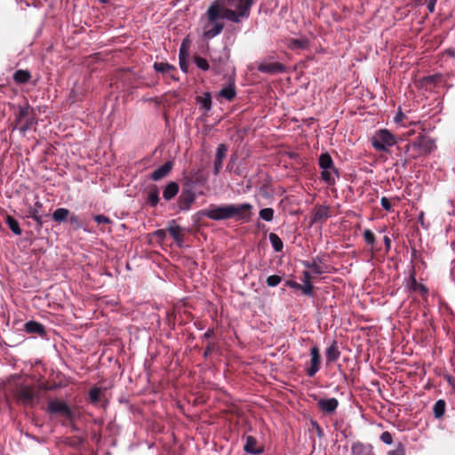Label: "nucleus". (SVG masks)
<instances>
[{"mask_svg": "<svg viewBox=\"0 0 455 455\" xmlns=\"http://www.w3.org/2000/svg\"><path fill=\"white\" fill-rule=\"evenodd\" d=\"M252 3L253 0H216L208 9L207 17L239 23L241 19L249 17Z\"/></svg>", "mask_w": 455, "mask_h": 455, "instance_id": "f257e3e1", "label": "nucleus"}, {"mask_svg": "<svg viewBox=\"0 0 455 455\" xmlns=\"http://www.w3.org/2000/svg\"><path fill=\"white\" fill-rule=\"evenodd\" d=\"M252 206L250 204L211 205L203 212L204 215L214 220L235 218L237 220H248Z\"/></svg>", "mask_w": 455, "mask_h": 455, "instance_id": "f03ea898", "label": "nucleus"}, {"mask_svg": "<svg viewBox=\"0 0 455 455\" xmlns=\"http://www.w3.org/2000/svg\"><path fill=\"white\" fill-rule=\"evenodd\" d=\"M14 121L22 135H25L37 124L36 115L28 104L17 107V111L14 113Z\"/></svg>", "mask_w": 455, "mask_h": 455, "instance_id": "7ed1b4c3", "label": "nucleus"}, {"mask_svg": "<svg viewBox=\"0 0 455 455\" xmlns=\"http://www.w3.org/2000/svg\"><path fill=\"white\" fill-rule=\"evenodd\" d=\"M318 164L321 171V179L327 185L332 186L336 182V179L339 178V173L338 169L335 167L331 156L328 153L321 154L318 160Z\"/></svg>", "mask_w": 455, "mask_h": 455, "instance_id": "20e7f679", "label": "nucleus"}, {"mask_svg": "<svg viewBox=\"0 0 455 455\" xmlns=\"http://www.w3.org/2000/svg\"><path fill=\"white\" fill-rule=\"evenodd\" d=\"M371 142L377 151L388 152L389 148L397 143V139L388 130L380 129L373 134Z\"/></svg>", "mask_w": 455, "mask_h": 455, "instance_id": "39448f33", "label": "nucleus"}, {"mask_svg": "<svg viewBox=\"0 0 455 455\" xmlns=\"http://www.w3.org/2000/svg\"><path fill=\"white\" fill-rule=\"evenodd\" d=\"M434 141L427 136L420 135L415 140L408 143L406 151L411 152L413 158L429 154L434 149Z\"/></svg>", "mask_w": 455, "mask_h": 455, "instance_id": "423d86ee", "label": "nucleus"}, {"mask_svg": "<svg viewBox=\"0 0 455 455\" xmlns=\"http://www.w3.org/2000/svg\"><path fill=\"white\" fill-rule=\"evenodd\" d=\"M16 398L25 406H33L38 403L40 396L32 387L21 386L16 391Z\"/></svg>", "mask_w": 455, "mask_h": 455, "instance_id": "0eeeda50", "label": "nucleus"}, {"mask_svg": "<svg viewBox=\"0 0 455 455\" xmlns=\"http://www.w3.org/2000/svg\"><path fill=\"white\" fill-rule=\"evenodd\" d=\"M48 410L51 413L64 416L69 421L74 420L76 418V412L68 407L67 403L61 400H50L48 402Z\"/></svg>", "mask_w": 455, "mask_h": 455, "instance_id": "6e6552de", "label": "nucleus"}, {"mask_svg": "<svg viewBox=\"0 0 455 455\" xmlns=\"http://www.w3.org/2000/svg\"><path fill=\"white\" fill-rule=\"evenodd\" d=\"M217 20H211L208 17V22L204 26V36L206 38H212L219 35L224 28V24Z\"/></svg>", "mask_w": 455, "mask_h": 455, "instance_id": "1a4fd4ad", "label": "nucleus"}, {"mask_svg": "<svg viewBox=\"0 0 455 455\" xmlns=\"http://www.w3.org/2000/svg\"><path fill=\"white\" fill-rule=\"evenodd\" d=\"M196 195L190 188H183L178 202L180 210L188 211L190 208L191 204L194 203Z\"/></svg>", "mask_w": 455, "mask_h": 455, "instance_id": "9d476101", "label": "nucleus"}, {"mask_svg": "<svg viewBox=\"0 0 455 455\" xmlns=\"http://www.w3.org/2000/svg\"><path fill=\"white\" fill-rule=\"evenodd\" d=\"M189 48H190V39L188 37H186L180 45V66L183 72H188V59L189 56Z\"/></svg>", "mask_w": 455, "mask_h": 455, "instance_id": "9b49d317", "label": "nucleus"}, {"mask_svg": "<svg viewBox=\"0 0 455 455\" xmlns=\"http://www.w3.org/2000/svg\"><path fill=\"white\" fill-rule=\"evenodd\" d=\"M311 366L307 370L308 377H313L320 369L321 356L317 347H313L310 349Z\"/></svg>", "mask_w": 455, "mask_h": 455, "instance_id": "f8f14e48", "label": "nucleus"}, {"mask_svg": "<svg viewBox=\"0 0 455 455\" xmlns=\"http://www.w3.org/2000/svg\"><path fill=\"white\" fill-rule=\"evenodd\" d=\"M330 217V208L326 205H315L311 214V224L322 222Z\"/></svg>", "mask_w": 455, "mask_h": 455, "instance_id": "ddd939ff", "label": "nucleus"}, {"mask_svg": "<svg viewBox=\"0 0 455 455\" xmlns=\"http://www.w3.org/2000/svg\"><path fill=\"white\" fill-rule=\"evenodd\" d=\"M258 70L267 74H278L284 72L285 68L279 62H262L259 64Z\"/></svg>", "mask_w": 455, "mask_h": 455, "instance_id": "4468645a", "label": "nucleus"}, {"mask_svg": "<svg viewBox=\"0 0 455 455\" xmlns=\"http://www.w3.org/2000/svg\"><path fill=\"white\" fill-rule=\"evenodd\" d=\"M339 405V401L332 397L328 399H319L317 401V406L324 413H332L336 411Z\"/></svg>", "mask_w": 455, "mask_h": 455, "instance_id": "2eb2a0df", "label": "nucleus"}, {"mask_svg": "<svg viewBox=\"0 0 455 455\" xmlns=\"http://www.w3.org/2000/svg\"><path fill=\"white\" fill-rule=\"evenodd\" d=\"M228 148L224 144H220L216 150L214 164H213V173L218 175L220 169L222 168V162L226 156Z\"/></svg>", "mask_w": 455, "mask_h": 455, "instance_id": "dca6fc26", "label": "nucleus"}, {"mask_svg": "<svg viewBox=\"0 0 455 455\" xmlns=\"http://www.w3.org/2000/svg\"><path fill=\"white\" fill-rule=\"evenodd\" d=\"M153 67L156 72L162 73L166 77L175 79L174 72L176 68L172 65L165 62H155Z\"/></svg>", "mask_w": 455, "mask_h": 455, "instance_id": "f3484780", "label": "nucleus"}, {"mask_svg": "<svg viewBox=\"0 0 455 455\" xmlns=\"http://www.w3.org/2000/svg\"><path fill=\"white\" fill-rule=\"evenodd\" d=\"M172 164L171 162L164 163L152 172V180L156 181L162 180L169 174V172L172 171Z\"/></svg>", "mask_w": 455, "mask_h": 455, "instance_id": "a211bd4d", "label": "nucleus"}, {"mask_svg": "<svg viewBox=\"0 0 455 455\" xmlns=\"http://www.w3.org/2000/svg\"><path fill=\"white\" fill-rule=\"evenodd\" d=\"M309 41L306 36L290 38L287 40V46L291 50L307 49Z\"/></svg>", "mask_w": 455, "mask_h": 455, "instance_id": "6ab92c4d", "label": "nucleus"}, {"mask_svg": "<svg viewBox=\"0 0 455 455\" xmlns=\"http://www.w3.org/2000/svg\"><path fill=\"white\" fill-rule=\"evenodd\" d=\"M257 444L258 443L256 438L251 435H248L246 437V442L243 446V449L248 453L257 455L262 452V450L260 448H258Z\"/></svg>", "mask_w": 455, "mask_h": 455, "instance_id": "aec40b11", "label": "nucleus"}, {"mask_svg": "<svg viewBox=\"0 0 455 455\" xmlns=\"http://www.w3.org/2000/svg\"><path fill=\"white\" fill-rule=\"evenodd\" d=\"M179 192L178 183L172 181L166 185L163 192V197L166 201L172 199Z\"/></svg>", "mask_w": 455, "mask_h": 455, "instance_id": "412c9836", "label": "nucleus"}, {"mask_svg": "<svg viewBox=\"0 0 455 455\" xmlns=\"http://www.w3.org/2000/svg\"><path fill=\"white\" fill-rule=\"evenodd\" d=\"M25 331L28 333H37L40 336H43L45 333L44 325L35 321L26 323Z\"/></svg>", "mask_w": 455, "mask_h": 455, "instance_id": "4be33fe9", "label": "nucleus"}, {"mask_svg": "<svg viewBox=\"0 0 455 455\" xmlns=\"http://www.w3.org/2000/svg\"><path fill=\"white\" fill-rule=\"evenodd\" d=\"M340 353L339 351L338 346L336 342H333L327 349H326V360L329 363L335 362L339 359Z\"/></svg>", "mask_w": 455, "mask_h": 455, "instance_id": "5701e85b", "label": "nucleus"}, {"mask_svg": "<svg viewBox=\"0 0 455 455\" xmlns=\"http://www.w3.org/2000/svg\"><path fill=\"white\" fill-rule=\"evenodd\" d=\"M69 216V210L67 208H58L52 212V220L58 223L67 220Z\"/></svg>", "mask_w": 455, "mask_h": 455, "instance_id": "b1692460", "label": "nucleus"}, {"mask_svg": "<svg viewBox=\"0 0 455 455\" xmlns=\"http://www.w3.org/2000/svg\"><path fill=\"white\" fill-rule=\"evenodd\" d=\"M30 73L27 70H17L13 75V79L18 84L27 83L30 79Z\"/></svg>", "mask_w": 455, "mask_h": 455, "instance_id": "393cba45", "label": "nucleus"}, {"mask_svg": "<svg viewBox=\"0 0 455 455\" xmlns=\"http://www.w3.org/2000/svg\"><path fill=\"white\" fill-rule=\"evenodd\" d=\"M5 222L12 233L18 235L21 234V228L20 227V224L18 220H15L13 217L7 215Z\"/></svg>", "mask_w": 455, "mask_h": 455, "instance_id": "a878e982", "label": "nucleus"}, {"mask_svg": "<svg viewBox=\"0 0 455 455\" xmlns=\"http://www.w3.org/2000/svg\"><path fill=\"white\" fill-rule=\"evenodd\" d=\"M445 405L444 400L440 399L435 402L433 407V412L436 419H440L444 414Z\"/></svg>", "mask_w": 455, "mask_h": 455, "instance_id": "bb28decb", "label": "nucleus"}, {"mask_svg": "<svg viewBox=\"0 0 455 455\" xmlns=\"http://www.w3.org/2000/svg\"><path fill=\"white\" fill-rule=\"evenodd\" d=\"M269 241L272 244V247L274 248V250L276 252H279L283 250V243L282 240L280 239V237L276 234L270 233L269 234Z\"/></svg>", "mask_w": 455, "mask_h": 455, "instance_id": "cd10ccee", "label": "nucleus"}, {"mask_svg": "<svg viewBox=\"0 0 455 455\" xmlns=\"http://www.w3.org/2000/svg\"><path fill=\"white\" fill-rule=\"evenodd\" d=\"M219 96L225 98L228 100H232L235 96V90L233 85H229L221 89L219 92Z\"/></svg>", "mask_w": 455, "mask_h": 455, "instance_id": "c85d7f7f", "label": "nucleus"}, {"mask_svg": "<svg viewBox=\"0 0 455 455\" xmlns=\"http://www.w3.org/2000/svg\"><path fill=\"white\" fill-rule=\"evenodd\" d=\"M159 200H160V198H159L158 190L156 188H155V189L151 190L148 193V202L151 206L155 207L158 204Z\"/></svg>", "mask_w": 455, "mask_h": 455, "instance_id": "c756f323", "label": "nucleus"}, {"mask_svg": "<svg viewBox=\"0 0 455 455\" xmlns=\"http://www.w3.org/2000/svg\"><path fill=\"white\" fill-rule=\"evenodd\" d=\"M364 242L371 246V251H373V245L375 243V235L370 229H365L363 233Z\"/></svg>", "mask_w": 455, "mask_h": 455, "instance_id": "7c9ffc66", "label": "nucleus"}, {"mask_svg": "<svg viewBox=\"0 0 455 455\" xmlns=\"http://www.w3.org/2000/svg\"><path fill=\"white\" fill-rule=\"evenodd\" d=\"M259 217L265 221H271L274 218V210L272 208H264L259 211Z\"/></svg>", "mask_w": 455, "mask_h": 455, "instance_id": "2f4dec72", "label": "nucleus"}, {"mask_svg": "<svg viewBox=\"0 0 455 455\" xmlns=\"http://www.w3.org/2000/svg\"><path fill=\"white\" fill-rule=\"evenodd\" d=\"M306 267L312 269L315 274L320 275L325 272V267L319 265L315 260L312 263H306Z\"/></svg>", "mask_w": 455, "mask_h": 455, "instance_id": "473e14b6", "label": "nucleus"}, {"mask_svg": "<svg viewBox=\"0 0 455 455\" xmlns=\"http://www.w3.org/2000/svg\"><path fill=\"white\" fill-rule=\"evenodd\" d=\"M167 231L169 232V234L177 241V242H180V233H181V229L179 226H170L168 228H167Z\"/></svg>", "mask_w": 455, "mask_h": 455, "instance_id": "72a5a7b5", "label": "nucleus"}, {"mask_svg": "<svg viewBox=\"0 0 455 455\" xmlns=\"http://www.w3.org/2000/svg\"><path fill=\"white\" fill-rule=\"evenodd\" d=\"M101 395V389L99 387H93L89 392V397L92 403H98Z\"/></svg>", "mask_w": 455, "mask_h": 455, "instance_id": "f704fd0d", "label": "nucleus"}, {"mask_svg": "<svg viewBox=\"0 0 455 455\" xmlns=\"http://www.w3.org/2000/svg\"><path fill=\"white\" fill-rule=\"evenodd\" d=\"M212 106V99L211 94L209 92H205L204 97H201V108H205V110H209Z\"/></svg>", "mask_w": 455, "mask_h": 455, "instance_id": "c9c22d12", "label": "nucleus"}, {"mask_svg": "<svg viewBox=\"0 0 455 455\" xmlns=\"http://www.w3.org/2000/svg\"><path fill=\"white\" fill-rule=\"evenodd\" d=\"M281 281H282L281 276H279L277 275H273L267 278V284L269 287H275L281 283Z\"/></svg>", "mask_w": 455, "mask_h": 455, "instance_id": "e433bc0d", "label": "nucleus"}, {"mask_svg": "<svg viewBox=\"0 0 455 455\" xmlns=\"http://www.w3.org/2000/svg\"><path fill=\"white\" fill-rule=\"evenodd\" d=\"M302 291L306 295H312L313 284L311 281H303V285L300 286Z\"/></svg>", "mask_w": 455, "mask_h": 455, "instance_id": "4c0bfd02", "label": "nucleus"}, {"mask_svg": "<svg viewBox=\"0 0 455 455\" xmlns=\"http://www.w3.org/2000/svg\"><path fill=\"white\" fill-rule=\"evenodd\" d=\"M94 220L98 223V224H109L111 223V220L105 216V215H101V214H99V215H95L93 217Z\"/></svg>", "mask_w": 455, "mask_h": 455, "instance_id": "58836bf2", "label": "nucleus"}, {"mask_svg": "<svg viewBox=\"0 0 455 455\" xmlns=\"http://www.w3.org/2000/svg\"><path fill=\"white\" fill-rule=\"evenodd\" d=\"M387 455H405V449L399 443L395 450L388 451Z\"/></svg>", "mask_w": 455, "mask_h": 455, "instance_id": "ea45409f", "label": "nucleus"}, {"mask_svg": "<svg viewBox=\"0 0 455 455\" xmlns=\"http://www.w3.org/2000/svg\"><path fill=\"white\" fill-rule=\"evenodd\" d=\"M380 440L386 444H391L393 443L392 435L387 431H385L380 435Z\"/></svg>", "mask_w": 455, "mask_h": 455, "instance_id": "a19ab883", "label": "nucleus"}, {"mask_svg": "<svg viewBox=\"0 0 455 455\" xmlns=\"http://www.w3.org/2000/svg\"><path fill=\"white\" fill-rule=\"evenodd\" d=\"M69 222L71 224L75 225L77 228L82 227L79 217L75 214H73L69 217Z\"/></svg>", "mask_w": 455, "mask_h": 455, "instance_id": "79ce46f5", "label": "nucleus"}, {"mask_svg": "<svg viewBox=\"0 0 455 455\" xmlns=\"http://www.w3.org/2000/svg\"><path fill=\"white\" fill-rule=\"evenodd\" d=\"M380 204H381V206L383 207V209H385L386 211L391 210V204L387 197H382L380 200Z\"/></svg>", "mask_w": 455, "mask_h": 455, "instance_id": "37998d69", "label": "nucleus"}, {"mask_svg": "<svg viewBox=\"0 0 455 455\" xmlns=\"http://www.w3.org/2000/svg\"><path fill=\"white\" fill-rule=\"evenodd\" d=\"M404 117H405L404 114L400 111L396 114L394 120L396 124H400L403 122Z\"/></svg>", "mask_w": 455, "mask_h": 455, "instance_id": "c03bdc74", "label": "nucleus"}, {"mask_svg": "<svg viewBox=\"0 0 455 455\" xmlns=\"http://www.w3.org/2000/svg\"><path fill=\"white\" fill-rule=\"evenodd\" d=\"M30 214H31V217L36 220L37 221L38 223L41 222L40 220V217L38 216V212L36 209H33L31 212H30Z\"/></svg>", "mask_w": 455, "mask_h": 455, "instance_id": "a18cd8bd", "label": "nucleus"}, {"mask_svg": "<svg viewBox=\"0 0 455 455\" xmlns=\"http://www.w3.org/2000/svg\"><path fill=\"white\" fill-rule=\"evenodd\" d=\"M383 241L386 246V251H388L391 248V240L388 236L386 235L384 236Z\"/></svg>", "mask_w": 455, "mask_h": 455, "instance_id": "49530a36", "label": "nucleus"}, {"mask_svg": "<svg viewBox=\"0 0 455 455\" xmlns=\"http://www.w3.org/2000/svg\"><path fill=\"white\" fill-rule=\"evenodd\" d=\"M209 68V64L206 60L201 58V70H207Z\"/></svg>", "mask_w": 455, "mask_h": 455, "instance_id": "de8ad7c7", "label": "nucleus"}, {"mask_svg": "<svg viewBox=\"0 0 455 455\" xmlns=\"http://www.w3.org/2000/svg\"><path fill=\"white\" fill-rule=\"evenodd\" d=\"M435 0H431L430 2L427 3V9L430 12H433L435 11Z\"/></svg>", "mask_w": 455, "mask_h": 455, "instance_id": "09e8293b", "label": "nucleus"}, {"mask_svg": "<svg viewBox=\"0 0 455 455\" xmlns=\"http://www.w3.org/2000/svg\"><path fill=\"white\" fill-rule=\"evenodd\" d=\"M417 287L420 291L422 294H425L427 292V289L423 284H417Z\"/></svg>", "mask_w": 455, "mask_h": 455, "instance_id": "8fccbe9b", "label": "nucleus"}, {"mask_svg": "<svg viewBox=\"0 0 455 455\" xmlns=\"http://www.w3.org/2000/svg\"><path fill=\"white\" fill-rule=\"evenodd\" d=\"M311 275L308 272H304V280L303 281H310Z\"/></svg>", "mask_w": 455, "mask_h": 455, "instance_id": "3c124183", "label": "nucleus"}, {"mask_svg": "<svg viewBox=\"0 0 455 455\" xmlns=\"http://www.w3.org/2000/svg\"><path fill=\"white\" fill-rule=\"evenodd\" d=\"M194 62L199 68V57L194 56Z\"/></svg>", "mask_w": 455, "mask_h": 455, "instance_id": "603ef678", "label": "nucleus"}, {"mask_svg": "<svg viewBox=\"0 0 455 455\" xmlns=\"http://www.w3.org/2000/svg\"><path fill=\"white\" fill-rule=\"evenodd\" d=\"M447 53H448L450 56H451V57L455 58V52H454V51H452V50H449V51H447Z\"/></svg>", "mask_w": 455, "mask_h": 455, "instance_id": "864d4df0", "label": "nucleus"}, {"mask_svg": "<svg viewBox=\"0 0 455 455\" xmlns=\"http://www.w3.org/2000/svg\"><path fill=\"white\" fill-rule=\"evenodd\" d=\"M195 100L196 102H199V96H196Z\"/></svg>", "mask_w": 455, "mask_h": 455, "instance_id": "5fc2aeb1", "label": "nucleus"}, {"mask_svg": "<svg viewBox=\"0 0 455 455\" xmlns=\"http://www.w3.org/2000/svg\"><path fill=\"white\" fill-rule=\"evenodd\" d=\"M208 353H209V349H207V350L204 352V355H205V356H207Z\"/></svg>", "mask_w": 455, "mask_h": 455, "instance_id": "6e6d98bb", "label": "nucleus"}, {"mask_svg": "<svg viewBox=\"0 0 455 455\" xmlns=\"http://www.w3.org/2000/svg\"><path fill=\"white\" fill-rule=\"evenodd\" d=\"M36 205L38 206V207H41V204L38 202L36 203Z\"/></svg>", "mask_w": 455, "mask_h": 455, "instance_id": "4d7b16f0", "label": "nucleus"}, {"mask_svg": "<svg viewBox=\"0 0 455 455\" xmlns=\"http://www.w3.org/2000/svg\"><path fill=\"white\" fill-rule=\"evenodd\" d=\"M452 387H453V388L455 389V380H454V381H453V383H452Z\"/></svg>", "mask_w": 455, "mask_h": 455, "instance_id": "13d9d810", "label": "nucleus"}, {"mask_svg": "<svg viewBox=\"0 0 455 455\" xmlns=\"http://www.w3.org/2000/svg\"><path fill=\"white\" fill-rule=\"evenodd\" d=\"M106 0H101V2H105Z\"/></svg>", "mask_w": 455, "mask_h": 455, "instance_id": "bf43d9fd", "label": "nucleus"}]
</instances>
